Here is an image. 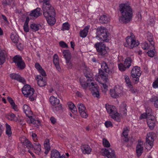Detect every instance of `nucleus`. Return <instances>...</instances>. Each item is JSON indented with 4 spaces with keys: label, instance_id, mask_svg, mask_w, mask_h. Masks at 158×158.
<instances>
[{
    "label": "nucleus",
    "instance_id": "obj_1",
    "mask_svg": "<svg viewBox=\"0 0 158 158\" xmlns=\"http://www.w3.org/2000/svg\"><path fill=\"white\" fill-rule=\"evenodd\" d=\"M119 10L122 16L119 20L122 23H127L129 22L132 16V10L131 6L127 4H122L119 6Z\"/></svg>",
    "mask_w": 158,
    "mask_h": 158
},
{
    "label": "nucleus",
    "instance_id": "obj_2",
    "mask_svg": "<svg viewBox=\"0 0 158 158\" xmlns=\"http://www.w3.org/2000/svg\"><path fill=\"white\" fill-rule=\"evenodd\" d=\"M102 69H99V75L105 83L108 80V75H112L114 73L113 69H110L107 63L103 61L101 64Z\"/></svg>",
    "mask_w": 158,
    "mask_h": 158
},
{
    "label": "nucleus",
    "instance_id": "obj_3",
    "mask_svg": "<svg viewBox=\"0 0 158 158\" xmlns=\"http://www.w3.org/2000/svg\"><path fill=\"white\" fill-rule=\"evenodd\" d=\"M34 89L28 84L25 85L22 89V92L24 96L28 97L31 101H34L36 98V94L35 93Z\"/></svg>",
    "mask_w": 158,
    "mask_h": 158
},
{
    "label": "nucleus",
    "instance_id": "obj_4",
    "mask_svg": "<svg viewBox=\"0 0 158 158\" xmlns=\"http://www.w3.org/2000/svg\"><path fill=\"white\" fill-rule=\"evenodd\" d=\"M97 36L101 40L108 42L110 38V34L105 27H100L97 29Z\"/></svg>",
    "mask_w": 158,
    "mask_h": 158
},
{
    "label": "nucleus",
    "instance_id": "obj_5",
    "mask_svg": "<svg viewBox=\"0 0 158 158\" xmlns=\"http://www.w3.org/2000/svg\"><path fill=\"white\" fill-rule=\"evenodd\" d=\"M42 9L45 17H48L50 14L54 15L55 12L54 7L50 4V1L47 3H43Z\"/></svg>",
    "mask_w": 158,
    "mask_h": 158
},
{
    "label": "nucleus",
    "instance_id": "obj_6",
    "mask_svg": "<svg viewBox=\"0 0 158 158\" xmlns=\"http://www.w3.org/2000/svg\"><path fill=\"white\" fill-rule=\"evenodd\" d=\"M94 47L99 55L103 57L107 56L108 49L103 43L102 42H97L94 45Z\"/></svg>",
    "mask_w": 158,
    "mask_h": 158
},
{
    "label": "nucleus",
    "instance_id": "obj_7",
    "mask_svg": "<svg viewBox=\"0 0 158 158\" xmlns=\"http://www.w3.org/2000/svg\"><path fill=\"white\" fill-rule=\"evenodd\" d=\"M131 36L127 37L126 42L124 43L125 47L130 49L137 46L139 44L138 41L134 39V36L132 33H131Z\"/></svg>",
    "mask_w": 158,
    "mask_h": 158
},
{
    "label": "nucleus",
    "instance_id": "obj_8",
    "mask_svg": "<svg viewBox=\"0 0 158 158\" xmlns=\"http://www.w3.org/2000/svg\"><path fill=\"white\" fill-rule=\"evenodd\" d=\"M106 107L107 112L110 114L112 118L118 122L120 121L119 114L117 112L115 106L111 105H106Z\"/></svg>",
    "mask_w": 158,
    "mask_h": 158
},
{
    "label": "nucleus",
    "instance_id": "obj_9",
    "mask_svg": "<svg viewBox=\"0 0 158 158\" xmlns=\"http://www.w3.org/2000/svg\"><path fill=\"white\" fill-rule=\"evenodd\" d=\"M123 88L119 85H116L114 89L110 90V94L113 98H117L123 92Z\"/></svg>",
    "mask_w": 158,
    "mask_h": 158
},
{
    "label": "nucleus",
    "instance_id": "obj_10",
    "mask_svg": "<svg viewBox=\"0 0 158 158\" xmlns=\"http://www.w3.org/2000/svg\"><path fill=\"white\" fill-rule=\"evenodd\" d=\"M13 61L20 69H23L25 68V63L20 56L17 55L15 56L13 59Z\"/></svg>",
    "mask_w": 158,
    "mask_h": 158
},
{
    "label": "nucleus",
    "instance_id": "obj_11",
    "mask_svg": "<svg viewBox=\"0 0 158 158\" xmlns=\"http://www.w3.org/2000/svg\"><path fill=\"white\" fill-rule=\"evenodd\" d=\"M89 89L92 92L94 97L99 98L100 95L99 87L96 83L91 82L89 85Z\"/></svg>",
    "mask_w": 158,
    "mask_h": 158
},
{
    "label": "nucleus",
    "instance_id": "obj_12",
    "mask_svg": "<svg viewBox=\"0 0 158 158\" xmlns=\"http://www.w3.org/2000/svg\"><path fill=\"white\" fill-rule=\"evenodd\" d=\"M101 152L103 155L106 156L108 158H116L114 150L111 148L102 149Z\"/></svg>",
    "mask_w": 158,
    "mask_h": 158
},
{
    "label": "nucleus",
    "instance_id": "obj_13",
    "mask_svg": "<svg viewBox=\"0 0 158 158\" xmlns=\"http://www.w3.org/2000/svg\"><path fill=\"white\" fill-rule=\"evenodd\" d=\"M82 66L83 67V72L86 78H89L87 81L91 82L93 80V74L91 72V70L85 64H82Z\"/></svg>",
    "mask_w": 158,
    "mask_h": 158
},
{
    "label": "nucleus",
    "instance_id": "obj_14",
    "mask_svg": "<svg viewBox=\"0 0 158 158\" xmlns=\"http://www.w3.org/2000/svg\"><path fill=\"white\" fill-rule=\"evenodd\" d=\"M77 106L81 116L83 118H87L88 114L86 113V108L84 105L83 104L79 103L78 104Z\"/></svg>",
    "mask_w": 158,
    "mask_h": 158
},
{
    "label": "nucleus",
    "instance_id": "obj_15",
    "mask_svg": "<svg viewBox=\"0 0 158 158\" xmlns=\"http://www.w3.org/2000/svg\"><path fill=\"white\" fill-rule=\"evenodd\" d=\"M19 139L21 142L24 145L26 146L28 149H30L33 147V146L31 142L29 140L23 136L20 138Z\"/></svg>",
    "mask_w": 158,
    "mask_h": 158
},
{
    "label": "nucleus",
    "instance_id": "obj_16",
    "mask_svg": "<svg viewBox=\"0 0 158 158\" xmlns=\"http://www.w3.org/2000/svg\"><path fill=\"white\" fill-rule=\"evenodd\" d=\"M155 135L152 132H149L147 134L146 142L150 145L151 148H152L153 145Z\"/></svg>",
    "mask_w": 158,
    "mask_h": 158
},
{
    "label": "nucleus",
    "instance_id": "obj_17",
    "mask_svg": "<svg viewBox=\"0 0 158 158\" xmlns=\"http://www.w3.org/2000/svg\"><path fill=\"white\" fill-rule=\"evenodd\" d=\"M10 77L12 79L16 80L19 81L24 84L26 81L24 78L21 77L19 75L15 73H12L10 75Z\"/></svg>",
    "mask_w": 158,
    "mask_h": 158
},
{
    "label": "nucleus",
    "instance_id": "obj_18",
    "mask_svg": "<svg viewBox=\"0 0 158 158\" xmlns=\"http://www.w3.org/2000/svg\"><path fill=\"white\" fill-rule=\"evenodd\" d=\"M42 14L41 9L37 8L34 10L31 11L30 15L33 18H36Z\"/></svg>",
    "mask_w": 158,
    "mask_h": 158
},
{
    "label": "nucleus",
    "instance_id": "obj_19",
    "mask_svg": "<svg viewBox=\"0 0 158 158\" xmlns=\"http://www.w3.org/2000/svg\"><path fill=\"white\" fill-rule=\"evenodd\" d=\"M147 124L151 129H152L155 125L156 120L154 116L150 117L147 119Z\"/></svg>",
    "mask_w": 158,
    "mask_h": 158
},
{
    "label": "nucleus",
    "instance_id": "obj_20",
    "mask_svg": "<svg viewBox=\"0 0 158 158\" xmlns=\"http://www.w3.org/2000/svg\"><path fill=\"white\" fill-rule=\"evenodd\" d=\"M131 76H140L141 73L140 70V68L138 66L133 67L131 71Z\"/></svg>",
    "mask_w": 158,
    "mask_h": 158
},
{
    "label": "nucleus",
    "instance_id": "obj_21",
    "mask_svg": "<svg viewBox=\"0 0 158 158\" xmlns=\"http://www.w3.org/2000/svg\"><path fill=\"white\" fill-rule=\"evenodd\" d=\"M7 53L4 50L0 49V65L2 64L5 62Z\"/></svg>",
    "mask_w": 158,
    "mask_h": 158
},
{
    "label": "nucleus",
    "instance_id": "obj_22",
    "mask_svg": "<svg viewBox=\"0 0 158 158\" xmlns=\"http://www.w3.org/2000/svg\"><path fill=\"white\" fill-rule=\"evenodd\" d=\"M23 111L26 114L28 118H30L32 117V112L31 111L30 107L27 105H24L23 106Z\"/></svg>",
    "mask_w": 158,
    "mask_h": 158
},
{
    "label": "nucleus",
    "instance_id": "obj_23",
    "mask_svg": "<svg viewBox=\"0 0 158 158\" xmlns=\"http://www.w3.org/2000/svg\"><path fill=\"white\" fill-rule=\"evenodd\" d=\"M51 158H64V156H60V152L56 150L51 151Z\"/></svg>",
    "mask_w": 158,
    "mask_h": 158
},
{
    "label": "nucleus",
    "instance_id": "obj_24",
    "mask_svg": "<svg viewBox=\"0 0 158 158\" xmlns=\"http://www.w3.org/2000/svg\"><path fill=\"white\" fill-rule=\"evenodd\" d=\"M55 12H54V14L52 15V14H49V16L48 17H45L48 23L50 25H54L56 22L55 19L54 17L55 16Z\"/></svg>",
    "mask_w": 158,
    "mask_h": 158
},
{
    "label": "nucleus",
    "instance_id": "obj_25",
    "mask_svg": "<svg viewBox=\"0 0 158 158\" xmlns=\"http://www.w3.org/2000/svg\"><path fill=\"white\" fill-rule=\"evenodd\" d=\"M81 149L84 154H89L91 151V149L88 145H83L81 147Z\"/></svg>",
    "mask_w": 158,
    "mask_h": 158
},
{
    "label": "nucleus",
    "instance_id": "obj_26",
    "mask_svg": "<svg viewBox=\"0 0 158 158\" xmlns=\"http://www.w3.org/2000/svg\"><path fill=\"white\" fill-rule=\"evenodd\" d=\"M129 130L127 129H123L122 134V137L123 140L125 142H127L129 141L128 132Z\"/></svg>",
    "mask_w": 158,
    "mask_h": 158
},
{
    "label": "nucleus",
    "instance_id": "obj_27",
    "mask_svg": "<svg viewBox=\"0 0 158 158\" xmlns=\"http://www.w3.org/2000/svg\"><path fill=\"white\" fill-rule=\"evenodd\" d=\"M27 122L29 124H33L39 126L40 125V122L39 120H36L32 117L27 118Z\"/></svg>",
    "mask_w": 158,
    "mask_h": 158
},
{
    "label": "nucleus",
    "instance_id": "obj_28",
    "mask_svg": "<svg viewBox=\"0 0 158 158\" xmlns=\"http://www.w3.org/2000/svg\"><path fill=\"white\" fill-rule=\"evenodd\" d=\"M53 61L56 69L58 71H60V68L59 64V58L58 55L56 54H55L54 56Z\"/></svg>",
    "mask_w": 158,
    "mask_h": 158
},
{
    "label": "nucleus",
    "instance_id": "obj_29",
    "mask_svg": "<svg viewBox=\"0 0 158 158\" xmlns=\"http://www.w3.org/2000/svg\"><path fill=\"white\" fill-rule=\"evenodd\" d=\"M44 146L45 150L44 153L47 155L50 150L51 147L49 144V140L48 139H46L44 143Z\"/></svg>",
    "mask_w": 158,
    "mask_h": 158
},
{
    "label": "nucleus",
    "instance_id": "obj_30",
    "mask_svg": "<svg viewBox=\"0 0 158 158\" xmlns=\"http://www.w3.org/2000/svg\"><path fill=\"white\" fill-rule=\"evenodd\" d=\"M37 78L38 79V85L40 87H43L46 85V81L40 75H38Z\"/></svg>",
    "mask_w": 158,
    "mask_h": 158
},
{
    "label": "nucleus",
    "instance_id": "obj_31",
    "mask_svg": "<svg viewBox=\"0 0 158 158\" xmlns=\"http://www.w3.org/2000/svg\"><path fill=\"white\" fill-rule=\"evenodd\" d=\"M49 100L50 103L53 106L57 105L60 103L59 100L56 98H55L54 96H51Z\"/></svg>",
    "mask_w": 158,
    "mask_h": 158
},
{
    "label": "nucleus",
    "instance_id": "obj_32",
    "mask_svg": "<svg viewBox=\"0 0 158 158\" xmlns=\"http://www.w3.org/2000/svg\"><path fill=\"white\" fill-rule=\"evenodd\" d=\"M89 28V26H87L85 27L83 30L81 31L80 32V36L82 38L85 37L88 32Z\"/></svg>",
    "mask_w": 158,
    "mask_h": 158
},
{
    "label": "nucleus",
    "instance_id": "obj_33",
    "mask_svg": "<svg viewBox=\"0 0 158 158\" xmlns=\"http://www.w3.org/2000/svg\"><path fill=\"white\" fill-rule=\"evenodd\" d=\"M147 39L148 41L150 43L151 45L152 46V48L151 49L152 50L155 49L154 42L153 41V36L150 33H148L147 34Z\"/></svg>",
    "mask_w": 158,
    "mask_h": 158
},
{
    "label": "nucleus",
    "instance_id": "obj_34",
    "mask_svg": "<svg viewBox=\"0 0 158 158\" xmlns=\"http://www.w3.org/2000/svg\"><path fill=\"white\" fill-rule=\"evenodd\" d=\"M42 27L41 25L39 24L32 23L30 25V28L33 31H36L41 29Z\"/></svg>",
    "mask_w": 158,
    "mask_h": 158
},
{
    "label": "nucleus",
    "instance_id": "obj_35",
    "mask_svg": "<svg viewBox=\"0 0 158 158\" xmlns=\"http://www.w3.org/2000/svg\"><path fill=\"white\" fill-rule=\"evenodd\" d=\"M143 148L141 144L137 145L136 148V152L138 156H140L143 152Z\"/></svg>",
    "mask_w": 158,
    "mask_h": 158
},
{
    "label": "nucleus",
    "instance_id": "obj_36",
    "mask_svg": "<svg viewBox=\"0 0 158 158\" xmlns=\"http://www.w3.org/2000/svg\"><path fill=\"white\" fill-rule=\"evenodd\" d=\"M132 61L133 60L131 57H128L125 59L124 63L127 68H129L131 65Z\"/></svg>",
    "mask_w": 158,
    "mask_h": 158
},
{
    "label": "nucleus",
    "instance_id": "obj_37",
    "mask_svg": "<svg viewBox=\"0 0 158 158\" xmlns=\"http://www.w3.org/2000/svg\"><path fill=\"white\" fill-rule=\"evenodd\" d=\"M110 21V19L106 15H103L101 16L99 19V22L102 23H106Z\"/></svg>",
    "mask_w": 158,
    "mask_h": 158
},
{
    "label": "nucleus",
    "instance_id": "obj_38",
    "mask_svg": "<svg viewBox=\"0 0 158 158\" xmlns=\"http://www.w3.org/2000/svg\"><path fill=\"white\" fill-rule=\"evenodd\" d=\"M68 106L69 108L71 110L72 112L74 114L77 113V109L73 103L72 102H69L68 103Z\"/></svg>",
    "mask_w": 158,
    "mask_h": 158
},
{
    "label": "nucleus",
    "instance_id": "obj_39",
    "mask_svg": "<svg viewBox=\"0 0 158 158\" xmlns=\"http://www.w3.org/2000/svg\"><path fill=\"white\" fill-rule=\"evenodd\" d=\"M63 56L66 60H70L71 56V53L69 50H64L63 51Z\"/></svg>",
    "mask_w": 158,
    "mask_h": 158
},
{
    "label": "nucleus",
    "instance_id": "obj_40",
    "mask_svg": "<svg viewBox=\"0 0 158 158\" xmlns=\"http://www.w3.org/2000/svg\"><path fill=\"white\" fill-rule=\"evenodd\" d=\"M80 81L82 87L84 89H86L88 86L89 87V85H90V84L89 82L90 81H87V82L86 83L85 81L81 79H80Z\"/></svg>",
    "mask_w": 158,
    "mask_h": 158
},
{
    "label": "nucleus",
    "instance_id": "obj_41",
    "mask_svg": "<svg viewBox=\"0 0 158 158\" xmlns=\"http://www.w3.org/2000/svg\"><path fill=\"white\" fill-rule=\"evenodd\" d=\"M19 36L15 33H11L10 35V39L12 42L14 43H17L19 41Z\"/></svg>",
    "mask_w": 158,
    "mask_h": 158
},
{
    "label": "nucleus",
    "instance_id": "obj_42",
    "mask_svg": "<svg viewBox=\"0 0 158 158\" xmlns=\"http://www.w3.org/2000/svg\"><path fill=\"white\" fill-rule=\"evenodd\" d=\"M6 134L9 137H11L12 135L11 127L10 125L7 123L6 124Z\"/></svg>",
    "mask_w": 158,
    "mask_h": 158
},
{
    "label": "nucleus",
    "instance_id": "obj_43",
    "mask_svg": "<svg viewBox=\"0 0 158 158\" xmlns=\"http://www.w3.org/2000/svg\"><path fill=\"white\" fill-rule=\"evenodd\" d=\"M152 102H154V106L156 108H158V97L156 96H153L150 99Z\"/></svg>",
    "mask_w": 158,
    "mask_h": 158
},
{
    "label": "nucleus",
    "instance_id": "obj_44",
    "mask_svg": "<svg viewBox=\"0 0 158 158\" xmlns=\"http://www.w3.org/2000/svg\"><path fill=\"white\" fill-rule=\"evenodd\" d=\"M125 80L127 84V86L128 88H132V84L128 76L126 75L125 76Z\"/></svg>",
    "mask_w": 158,
    "mask_h": 158
},
{
    "label": "nucleus",
    "instance_id": "obj_45",
    "mask_svg": "<svg viewBox=\"0 0 158 158\" xmlns=\"http://www.w3.org/2000/svg\"><path fill=\"white\" fill-rule=\"evenodd\" d=\"M7 118L11 120L17 121L18 120L17 118L15 115L13 113H11L7 115Z\"/></svg>",
    "mask_w": 158,
    "mask_h": 158
},
{
    "label": "nucleus",
    "instance_id": "obj_46",
    "mask_svg": "<svg viewBox=\"0 0 158 158\" xmlns=\"http://www.w3.org/2000/svg\"><path fill=\"white\" fill-rule=\"evenodd\" d=\"M11 3L10 0H3L2 1V4L4 8L7 6H10Z\"/></svg>",
    "mask_w": 158,
    "mask_h": 158
},
{
    "label": "nucleus",
    "instance_id": "obj_47",
    "mask_svg": "<svg viewBox=\"0 0 158 158\" xmlns=\"http://www.w3.org/2000/svg\"><path fill=\"white\" fill-rule=\"evenodd\" d=\"M126 67L124 63H120L118 64L119 69L122 72L126 70V69L127 68Z\"/></svg>",
    "mask_w": 158,
    "mask_h": 158
},
{
    "label": "nucleus",
    "instance_id": "obj_48",
    "mask_svg": "<svg viewBox=\"0 0 158 158\" xmlns=\"http://www.w3.org/2000/svg\"><path fill=\"white\" fill-rule=\"evenodd\" d=\"M34 147L35 150L37 151V153H39L41 150V145L39 143H36L34 144Z\"/></svg>",
    "mask_w": 158,
    "mask_h": 158
},
{
    "label": "nucleus",
    "instance_id": "obj_49",
    "mask_svg": "<svg viewBox=\"0 0 158 158\" xmlns=\"http://www.w3.org/2000/svg\"><path fill=\"white\" fill-rule=\"evenodd\" d=\"M102 144L104 147L106 148L109 147L110 146L109 141L105 138H104L103 139Z\"/></svg>",
    "mask_w": 158,
    "mask_h": 158
},
{
    "label": "nucleus",
    "instance_id": "obj_50",
    "mask_svg": "<svg viewBox=\"0 0 158 158\" xmlns=\"http://www.w3.org/2000/svg\"><path fill=\"white\" fill-rule=\"evenodd\" d=\"M146 113L148 117L154 116H152V110L149 107H148L147 108Z\"/></svg>",
    "mask_w": 158,
    "mask_h": 158
},
{
    "label": "nucleus",
    "instance_id": "obj_51",
    "mask_svg": "<svg viewBox=\"0 0 158 158\" xmlns=\"http://www.w3.org/2000/svg\"><path fill=\"white\" fill-rule=\"evenodd\" d=\"M69 28L70 25L68 23H65L63 24L62 30L63 31L64 30H69Z\"/></svg>",
    "mask_w": 158,
    "mask_h": 158
},
{
    "label": "nucleus",
    "instance_id": "obj_52",
    "mask_svg": "<svg viewBox=\"0 0 158 158\" xmlns=\"http://www.w3.org/2000/svg\"><path fill=\"white\" fill-rule=\"evenodd\" d=\"M123 105V106H122L121 107L120 109L122 112V114L125 116L127 114V109L126 108V104H124Z\"/></svg>",
    "mask_w": 158,
    "mask_h": 158
},
{
    "label": "nucleus",
    "instance_id": "obj_53",
    "mask_svg": "<svg viewBox=\"0 0 158 158\" xmlns=\"http://www.w3.org/2000/svg\"><path fill=\"white\" fill-rule=\"evenodd\" d=\"M52 109L54 111H57L62 110V107L61 105L56 106H54L52 107Z\"/></svg>",
    "mask_w": 158,
    "mask_h": 158
},
{
    "label": "nucleus",
    "instance_id": "obj_54",
    "mask_svg": "<svg viewBox=\"0 0 158 158\" xmlns=\"http://www.w3.org/2000/svg\"><path fill=\"white\" fill-rule=\"evenodd\" d=\"M141 46L143 49H148L149 48L150 46L148 43L146 42L142 43Z\"/></svg>",
    "mask_w": 158,
    "mask_h": 158
},
{
    "label": "nucleus",
    "instance_id": "obj_55",
    "mask_svg": "<svg viewBox=\"0 0 158 158\" xmlns=\"http://www.w3.org/2000/svg\"><path fill=\"white\" fill-rule=\"evenodd\" d=\"M131 77H132V81L133 83L136 84L139 82V76H135L134 77L133 76Z\"/></svg>",
    "mask_w": 158,
    "mask_h": 158
},
{
    "label": "nucleus",
    "instance_id": "obj_56",
    "mask_svg": "<svg viewBox=\"0 0 158 158\" xmlns=\"http://www.w3.org/2000/svg\"><path fill=\"white\" fill-rule=\"evenodd\" d=\"M59 45L61 47L63 48H67L68 47L67 44L64 41H60L59 42Z\"/></svg>",
    "mask_w": 158,
    "mask_h": 158
},
{
    "label": "nucleus",
    "instance_id": "obj_57",
    "mask_svg": "<svg viewBox=\"0 0 158 158\" xmlns=\"http://www.w3.org/2000/svg\"><path fill=\"white\" fill-rule=\"evenodd\" d=\"M152 86L154 88L158 87V78L153 82Z\"/></svg>",
    "mask_w": 158,
    "mask_h": 158
},
{
    "label": "nucleus",
    "instance_id": "obj_58",
    "mask_svg": "<svg viewBox=\"0 0 158 158\" xmlns=\"http://www.w3.org/2000/svg\"><path fill=\"white\" fill-rule=\"evenodd\" d=\"M148 56L150 57H152L154 56L155 53L152 50H150L147 52Z\"/></svg>",
    "mask_w": 158,
    "mask_h": 158
},
{
    "label": "nucleus",
    "instance_id": "obj_59",
    "mask_svg": "<svg viewBox=\"0 0 158 158\" xmlns=\"http://www.w3.org/2000/svg\"><path fill=\"white\" fill-rule=\"evenodd\" d=\"M105 126L107 127H112L113 125L110 121H106L105 123Z\"/></svg>",
    "mask_w": 158,
    "mask_h": 158
},
{
    "label": "nucleus",
    "instance_id": "obj_60",
    "mask_svg": "<svg viewBox=\"0 0 158 158\" xmlns=\"http://www.w3.org/2000/svg\"><path fill=\"white\" fill-rule=\"evenodd\" d=\"M11 106L13 109L15 111H18L19 110L18 106L17 105L15 104V103H12V104L11 105Z\"/></svg>",
    "mask_w": 158,
    "mask_h": 158
},
{
    "label": "nucleus",
    "instance_id": "obj_61",
    "mask_svg": "<svg viewBox=\"0 0 158 158\" xmlns=\"http://www.w3.org/2000/svg\"><path fill=\"white\" fill-rule=\"evenodd\" d=\"M35 68L38 71L41 70V69H43L38 63H36L35 64Z\"/></svg>",
    "mask_w": 158,
    "mask_h": 158
},
{
    "label": "nucleus",
    "instance_id": "obj_62",
    "mask_svg": "<svg viewBox=\"0 0 158 158\" xmlns=\"http://www.w3.org/2000/svg\"><path fill=\"white\" fill-rule=\"evenodd\" d=\"M66 60L67 65L68 67L69 68L71 69L72 67V64L70 61V60H68L67 59H66Z\"/></svg>",
    "mask_w": 158,
    "mask_h": 158
},
{
    "label": "nucleus",
    "instance_id": "obj_63",
    "mask_svg": "<svg viewBox=\"0 0 158 158\" xmlns=\"http://www.w3.org/2000/svg\"><path fill=\"white\" fill-rule=\"evenodd\" d=\"M38 71L42 76H46V74L45 71L43 69H41L40 70H39Z\"/></svg>",
    "mask_w": 158,
    "mask_h": 158
},
{
    "label": "nucleus",
    "instance_id": "obj_64",
    "mask_svg": "<svg viewBox=\"0 0 158 158\" xmlns=\"http://www.w3.org/2000/svg\"><path fill=\"white\" fill-rule=\"evenodd\" d=\"M23 29L25 31L28 32L29 31V28L28 25H24Z\"/></svg>",
    "mask_w": 158,
    "mask_h": 158
}]
</instances>
